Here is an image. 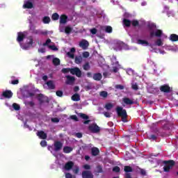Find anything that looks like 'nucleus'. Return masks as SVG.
Instances as JSON below:
<instances>
[{"mask_svg": "<svg viewBox=\"0 0 178 178\" xmlns=\"http://www.w3.org/2000/svg\"><path fill=\"white\" fill-rule=\"evenodd\" d=\"M80 171V168L79 167H76V168H74L73 170V172L75 174V175H77V173H79V172Z\"/></svg>", "mask_w": 178, "mask_h": 178, "instance_id": "nucleus-53", "label": "nucleus"}, {"mask_svg": "<svg viewBox=\"0 0 178 178\" xmlns=\"http://www.w3.org/2000/svg\"><path fill=\"white\" fill-rule=\"evenodd\" d=\"M157 138L156 136L154 135V134H151L149 136H148V139L149 140H156Z\"/></svg>", "mask_w": 178, "mask_h": 178, "instance_id": "nucleus-45", "label": "nucleus"}, {"mask_svg": "<svg viewBox=\"0 0 178 178\" xmlns=\"http://www.w3.org/2000/svg\"><path fill=\"white\" fill-rule=\"evenodd\" d=\"M131 88H132V90L137 91V90H138V85L137 84V83H133L131 85Z\"/></svg>", "mask_w": 178, "mask_h": 178, "instance_id": "nucleus-42", "label": "nucleus"}, {"mask_svg": "<svg viewBox=\"0 0 178 178\" xmlns=\"http://www.w3.org/2000/svg\"><path fill=\"white\" fill-rule=\"evenodd\" d=\"M11 84H13V86L16 85V84H19V79H15L11 81Z\"/></svg>", "mask_w": 178, "mask_h": 178, "instance_id": "nucleus-57", "label": "nucleus"}, {"mask_svg": "<svg viewBox=\"0 0 178 178\" xmlns=\"http://www.w3.org/2000/svg\"><path fill=\"white\" fill-rule=\"evenodd\" d=\"M103 114L104 115V116L106 118H111V113H110L104 112V113H103Z\"/></svg>", "mask_w": 178, "mask_h": 178, "instance_id": "nucleus-60", "label": "nucleus"}, {"mask_svg": "<svg viewBox=\"0 0 178 178\" xmlns=\"http://www.w3.org/2000/svg\"><path fill=\"white\" fill-rule=\"evenodd\" d=\"M83 168H85L86 170H90V169H91V166L88 164H86L83 165Z\"/></svg>", "mask_w": 178, "mask_h": 178, "instance_id": "nucleus-55", "label": "nucleus"}, {"mask_svg": "<svg viewBox=\"0 0 178 178\" xmlns=\"http://www.w3.org/2000/svg\"><path fill=\"white\" fill-rule=\"evenodd\" d=\"M66 78H67L66 84L72 85L74 83V81H76V79L74 78V76L67 75L66 76Z\"/></svg>", "mask_w": 178, "mask_h": 178, "instance_id": "nucleus-13", "label": "nucleus"}, {"mask_svg": "<svg viewBox=\"0 0 178 178\" xmlns=\"http://www.w3.org/2000/svg\"><path fill=\"white\" fill-rule=\"evenodd\" d=\"M70 118L72 120H74L75 122H79V118H77V115H71Z\"/></svg>", "mask_w": 178, "mask_h": 178, "instance_id": "nucleus-47", "label": "nucleus"}, {"mask_svg": "<svg viewBox=\"0 0 178 178\" xmlns=\"http://www.w3.org/2000/svg\"><path fill=\"white\" fill-rule=\"evenodd\" d=\"M79 90H80V88H79V86H75L74 88V92H77Z\"/></svg>", "mask_w": 178, "mask_h": 178, "instance_id": "nucleus-63", "label": "nucleus"}, {"mask_svg": "<svg viewBox=\"0 0 178 178\" xmlns=\"http://www.w3.org/2000/svg\"><path fill=\"white\" fill-rule=\"evenodd\" d=\"M88 56H90V52L88 51H84L83 53V58H88Z\"/></svg>", "mask_w": 178, "mask_h": 178, "instance_id": "nucleus-51", "label": "nucleus"}, {"mask_svg": "<svg viewBox=\"0 0 178 178\" xmlns=\"http://www.w3.org/2000/svg\"><path fill=\"white\" fill-rule=\"evenodd\" d=\"M160 91L161 92H166L167 94H168L169 92H172V88H170V86H169V85L164 84L160 86Z\"/></svg>", "mask_w": 178, "mask_h": 178, "instance_id": "nucleus-5", "label": "nucleus"}, {"mask_svg": "<svg viewBox=\"0 0 178 178\" xmlns=\"http://www.w3.org/2000/svg\"><path fill=\"white\" fill-rule=\"evenodd\" d=\"M72 151H73V148H72L71 147L65 146L63 148V152L65 154H70V152H72Z\"/></svg>", "mask_w": 178, "mask_h": 178, "instance_id": "nucleus-25", "label": "nucleus"}, {"mask_svg": "<svg viewBox=\"0 0 178 178\" xmlns=\"http://www.w3.org/2000/svg\"><path fill=\"white\" fill-rule=\"evenodd\" d=\"M67 23V16L66 15H61L60 17V24H66Z\"/></svg>", "mask_w": 178, "mask_h": 178, "instance_id": "nucleus-15", "label": "nucleus"}, {"mask_svg": "<svg viewBox=\"0 0 178 178\" xmlns=\"http://www.w3.org/2000/svg\"><path fill=\"white\" fill-rule=\"evenodd\" d=\"M155 44L158 47H162V45H163V42H162L161 39H157V40L155 42Z\"/></svg>", "mask_w": 178, "mask_h": 178, "instance_id": "nucleus-40", "label": "nucleus"}, {"mask_svg": "<svg viewBox=\"0 0 178 178\" xmlns=\"http://www.w3.org/2000/svg\"><path fill=\"white\" fill-rule=\"evenodd\" d=\"M37 136H39V138H41V140H47V134H45V132H44V131H38Z\"/></svg>", "mask_w": 178, "mask_h": 178, "instance_id": "nucleus-16", "label": "nucleus"}, {"mask_svg": "<svg viewBox=\"0 0 178 178\" xmlns=\"http://www.w3.org/2000/svg\"><path fill=\"white\" fill-rule=\"evenodd\" d=\"M90 33H91V34H93V35L97 34V29L93 28V29H90Z\"/></svg>", "mask_w": 178, "mask_h": 178, "instance_id": "nucleus-58", "label": "nucleus"}, {"mask_svg": "<svg viewBox=\"0 0 178 178\" xmlns=\"http://www.w3.org/2000/svg\"><path fill=\"white\" fill-rule=\"evenodd\" d=\"M147 27L149 29V30L150 31V38H152L154 37H158L159 38H160V37H162V35L163 34V32H162V30L161 29H157L156 30V31L154 32V29L156 28V25H155L154 24H149L147 25Z\"/></svg>", "mask_w": 178, "mask_h": 178, "instance_id": "nucleus-2", "label": "nucleus"}, {"mask_svg": "<svg viewBox=\"0 0 178 178\" xmlns=\"http://www.w3.org/2000/svg\"><path fill=\"white\" fill-rule=\"evenodd\" d=\"M40 145H41V147H47V142H46V140H42L40 142Z\"/></svg>", "mask_w": 178, "mask_h": 178, "instance_id": "nucleus-56", "label": "nucleus"}, {"mask_svg": "<svg viewBox=\"0 0 178 178\" xmlns=\"http://www.w3.org/2000/svg\"><path fill=\"white\" fill-rule=\"evenodd\" d=\"M59 121H60V120L58 118H51V122L53 123H59Z\"/></svg>", "mask_w": 178, "mask_h": 178, "instance_id": "nucleus-49", "label": "nucleus"}, {"mask_svg": "<svg viewBox=\"0 0 178 178\" xmlns=\"http://www.w3.org/2000/svg\"><path fill=\"white\" fill-rule=\"evenodd\" d=\"M13 108L15 111H20V105L16 103L13 104Z\"/></svg>", "mask_w": 178, "mask_h": 178, "instance_id": "nucleus-39", "label": "nucleus"}, {"mask_svg": "<svg viewBox=\"0 0 178 178\" xmlns=\"http://www.w3.org/2000/svg\"><path fill=\"white\" fill-rule=\"evenodd\" d=\"M170 41H172V42H175L176 41H178V35L172 33L170 36Z\"/></svg>", "mask_w": 178, "mask_h": 178, "instance_id": "nucleus-24", "label": "nucleus"}, {"mask_svg": "<svg viewBox=\"0 0 178 178\" xmlns=\"http://www.w3.org/2000/svg\"><path fill=\"white\" fill-rule=\"evenodd\" d=\"M33 34H40V31L39 30L37 29H33L32 31Z\"/></svg>", "mask_w": 178, "mask_h": 178, "instance_id": "nucleus-61", "label": "nucleus"}, {"mask_svg": "<svg viewBox=\"0 0 178 178\" xmlns=\"http://www.w3.org/2000/svg\"><path fill=\"white\" fill-rule=\"evenodd\" d=\"M2 97L8 99L12 98L13 97V92H12V90H6L3 92Z\"/></svg>", "mask_w": 178, "mask_h": 178, "instance_id": "nucleus-11", "label": "nucleus"}, {"mask_svg": "<svg viewBox=\"0 0 178 178\" xmlns=\"http://www.w3.org/2000/svg\"><path fill=\"white\" fill-rule=\"evenodd\" d=\"M53 65H54V66H59V65H60V60L58 58H54L53 59Z\"/></svg>", "mask_w": 178, "mask_h": 178, "instance_id": "nucleus-28", "label": "nucleus"}, {"mask_svg": "<svg viewBox=\"0 0 178 178\" xmlns=\"http://www.w3.org/2000/svg\"><path fill=\"white\" fill-rule=\"evenodd\" d=\"M137 44H139L140 45H146V46H149V47H152V44H149V43L148 42V41L147 40H141V39H138Z\"/></svg>", "mask_w": 178, "mask_h": 178, "instance_id": "nucleus-18", "label": "nucleus"}, {"mask_svg": "<svg viewBox=\"0 0 178 178\" xmlns=\"http://www.w3.org/2000/svg\"><path fill=\"white\" fill-rule=\"evenodd\" d=\"M146 173L147 172L145 171L144 169H140V175H142L143 176H145Z\"/></svg>", "mask_w": 178, "mask_h": 178, "instance_id": "nucleus-62", "label": "nucleus"}, {"mask_svg": "<svg viewBox=\"0 0 178 178\" xmlns=\"http://www.w3.org/2000/svg\"><path fill=\"white\" fill-rule=\"evenodd\" d=\"M97 170L96 172L97 173H102V166L101 165H97V168H96Z\"/></svg>", "mask_w": 178, "mask_h": 178, "instance_id": "nucleus-46", "label": "nucleus"}, {"mask_svg": "<svg viewBox=\"0 0 178 178\" xmlns=\"http://www.w3.org/2000/svg\"><path fill=\"white\" fill-rule=\"evenodd\" d=\"M72 100L74 101L75 102H77L78 101H80V95L75 93L72 96Z\"/></svg>", "mask_w": 178, "mask_h": 178, "instance_id": "nucleus-26", "label": "nucleus"}, {"mask_svg": "<svg viewBox=\"0 0 178 178\" xmlns=\"http://www.w3.org/2000/svg\"><path fill=\"white\" fill-rule=\"evenodd\" d=\"M47 86L49 88V90H55V84L54 83V81H49L47 82Z\"/></svg>", "mask_w": 178, "mask_h": 178, "instance_id": "nucleus-21", "label": "nucleus"}, {"mask_svg": "<svg viewBox=\"0 0 178 178\" xmlns=\"http://www.w3.org/2000/svg\"><path fill=\"white\" fill-rule=\"evenodd\" d=\"M124 172H126V173H129L133 172V168L130 167V165H125L124 168Z\"/></svg>", "mask_w": 178, "mask_h": 178, "instance_id": "nucleus-29", "label": "nucleus"}, {"mask_svg": "<svg viewBox=\"0 0 178 178\" xmlns=\"http://www.w3.org/2000/svg\"><path fill=\"white\" fill-rule=\"evenodd\" d=\"M49 44H51V39H47V40H46V42L45 43H43V45L44 46V47H46L47 45H49Z\"/></svg>", "mask_w": 178, "mask_h": 178, "instance_id": "nucleus-54", "label": "nucleus"}, {"mask_svg": "<svg viewBox=\"0 0 178 178\" xmlns=\"http://www.w3.org/2000/svg\"><path fill=\"white\" fill-rule=\"evenodd\" d=\"M76 137H77V138H81L83 137V134L78 132L76 134Z\"/></svg>", "mask_w": 178, "mask_h": 178, "instance_id": "nucleus-59", "label": "nucleus"}, {"mask_svg": "<svg viewBox=\"0 0 178 178\" xmlns=\"http://www.w3.org/2000/svg\"><path fill=\"white\" fill-rule=\"evenodd\" d=\"M163 163H165V165L163 167L164 172H170L172 168L175 166V161L173 160L164 161Z\"/></svg>", "mask_w": 178, "mask_h": 178, "instance_id": "nucleus-4", "label": "nucleus"}, {"mask_svg": "<svg viewBox=\"0 0 178 178\" xmlns=\"http://www.w3.org/2000/svg\"><path fill=\"white\" fill-rule=\"evenodd\" d=\"M79 118H81V119H85L86 121L83 122L84 124H88L90 123V122H91V120H88L90 119V117H88V115L81 113L79 114Z\"/></svg>", "mask_w": 178, "mask_h": 178, "instance_id": "nucleus-9", "label": "nucleus"}, {"mask_svg": "<svg viewBox=\"0 0 178 178\" xmlns=\"http://www.w3.org/2000/svg\"><path fill=\"white\" fill-rule=\"evenodd\" d=\"M123 102L124 104H126V105H133V104H134V101L131 100L129 97H124L123 99Z\"/></svg>", "mask_w": 178, "mask_h": 178, "instance_id": "nucleus-19", "label": "nucleus"}, {"mask_svg": "<svg viewBox=\"0 0 178 178\" xmlns=\"http://www.w3.org/2000/svg\"><path fill=\"white\" fill-rule=\"evenodd\" d=\"M102 30H104L106 33H111L113 31L112 26H106L102 28Z\"/></svg>", "mask_w": 178, "mask_h": 178, "instance_id": "nucleus-22", "label": "nucleus"}, {"mask_svg": "<svg viewBox=\"0 0 178 178\" xmlns=\"http://www.w3.org/2000/svg\"><path fill=\"white\" fill-rule=\"evenodd\" d=\"M82 177L83 178H94V175L91 171L85 170L82 172Z\"/></svg>", "mask_w": 178, "mask_h": 178, "instance_id": "nucleus-10", "label": "nucleus"}, {"mask_svg": "<svg viewBox=\"0 0 178 178\" xmlns=\"http://www.w3.org/2000/svg\"><path fill=\"white\" fill-rule=\"evenodd\" d=\"M90 45V43H88V41L83 40L79 42V47L83 49H87L88 48V46Z\"/></svg>", "mask_w": 178, "mask_h": 178, "instance_id": "nucleus-12", "label": "nucleus"}, {"mask_svg": "<svg viewBox=\"0 0 178 178\" xmlns=\"http://www.w3.org/2000/svg\"><path fill=\"white\" fill-rule=\"evenodd\" d=\"M42 21L44 24H48L51 22V18H49V17H43Z\"/></svg>", "mask_w": 178, "mask_h": 178, "instance_id": "nucleus-38", "label": "nucleus"}, {"mask_svg": "<svg viewBox=\"0 0 178 178\" xmlns=\"http://www.w3.org/2000/svg\"><path fill=\"white\" fill-rule=\"evenodd\" d=\"M73 166H74V163L73 161H68L65 163L64 168L65 170H70Z\"/></svg>", "mask_w": 178, "mask_h": 178, "instance_id": "nucleus-14", "label": "nucleus"}, {"mask_svg": "<svg viewBox=\"0 0 178 178\" xmlns=\"http://www.w3.org/2000/svg\"><path fill=\"white\" fill-rule=\"evenodd\" d=\"M93 80L95 81H100L102 79V74L101 73H95L92 76Z\"/></svg>", "mask_w": 178, "mask_h": 178, "instance_id": "nucleus-17", "label": "nucleus"}, {"mask_svg": "<svg viewBox=\"0 0 178 178\" xmlns=\"http://www.w3.org/2000/svg\"><path fill=\"white\" fill-rule=\"evenodd\" d=\"M82 62L83 58L81 56L75 57V63H76V65H80V63H81Z\"/></svg>", "mask_w": 178, "mask_h": 178, "instance_id": "nucleus-31", "label": "nucleus"}, {"mask_svg": "<svg viewBox=\"0 0 178 178\" xmlns=\"http://www.w3.org/2000/svg\"><path fill=\"white\" fill-rule=\"evenodd\" d=\"M122 22L125 27H130L131 26V21L130 19H124Z\"/></svg>", "mask_w": 178, "mask_h": 178, "instance_id": "nucleus-23", "label": "nucleus"}, {"mask_svg": "<svg viewBox=\"0 0 178 178\" xmlns=\"http://www.w3.org/2000/svg\"><path fill=\"white\" fill-rule=\"evenodd\" d=\"M24 38H26V35H24L23 32L17 33V42H19V45L21 48H22V49H29V48H31V47H33V44L34 43L33 38L29 37V42L23 44H22V42L23 41V40H24Z\"/></svg>", "mask_w": 178, "mask_h": 178, "instance_id": "nucleus-1", "label": "nucleus"}, {"mask_svg": "<svg viewBox=\"0 0 178 178\" xmlns=\"http://www.w3.org/2000/svg\"><path fill=\"white\" fill-rule=\"evenodd\" d=\"M52 20H58L59 19V14L58 13H53L51 16Z\"/></svg>", "mask_w": 178, "mask_h": 178, "instance_id": "nucleus-37", "label": "nucleus"}, {"mask_svg": "<svg viewBox=\"0 0 178 178\" xmlns=\"http://www.w3.org/2000/svg\"><path fill=\"white\" fill-rule=\"evenodd\" d=\"M24 9H32L33 8V3L30 1H27L26 3L24 4Z\"/></svg>", "mask_w": 178, "mask_h": 178, "instance_id": "nucleus-27", "label": "nucleus"}, {"mask_svg": "<svg viewBox=\"0 0 178 178\" xmlns=\"http://www.w3.org/2000/svg\"><path fill=\"white\" fill-rule=\"evenodd\" d=\"M38 100L39 101L40 104H44V95L39 94L38 95Z\"/></svg>", "mask_w": 178, "mask_h": 178, "instance_id": "nucleus-30", "label": "nucleus"}, {"mask_svg": "<svg viewBox=\"0 0 178 178\" xmlns=\"http://www.w3.org/2000/svg\"><path fill=\"white\" fill-rule=\"evenodd\" d=\"M49 48H50V49H52L53 51H58V48L55 45H49Z\"/></svg>", "mask_w": 178, "mask_h": 178, "instance_id": "nucleus-52", "label": "nucleus"}, {"mask_svg": "<svg viewBox=\"0 0 178 178\" xmlns=\"http://www.w3.org/2000/svg\"><path fill=\"white\" fill-rule=\"evenodd\" d=\"M54 151L55 152H58V151H60L63 147V143L60 141H55L54 143Z\"/></svg>", "mask_w": 178, "mask_h": 178, "instance_id": "nucleus-7", "label": "nucleus"}, {"mask_svg": "<svg viewBox=\"0 0 178 178\" xmlns=\"http://www.w3.org/2000/svg\"><path fill=\"white\" fill-rule=\"evenodd\" d=\"M104 108L107 111H111V109H112V108H113V104L112 103H107V104H106Z\"/></svg>", "mask_w": 178, "mask_h": 178, "instance_id": "nucleus-32", "label": "nucleus"}, {"mask_svg": "<svg viewBox=\"0 0 178 178\" xmlns=\"http://www.w3.org/2000/svg\"><path fill=\"white\" fill-rule=\"evenodd\" d=\"M67 56H69V58H71V59H74V54L67 52Z\"/></svg>", "mask_w": 178, "mask_h": 178, "instance_id": "nucleus-50", "label": "nucleus"}, {"mask_svg": "<svg viewBox=\"0 0 178 178\" xmlns=\"http://www.w3.org/2000/svg\"><path fill=\"white\" fill-rule=\"evenodd\" d=\"M116 111L118 113V116L122 118V120L124 123H127V112L125 109H123L122 107H117Z\"/></svg>", "mask_w": 178, "mask_h": 178, "instance_id": "nucleus-3", "label": "nucleus"}, {"mask_svg": "<svg viewBox=\"0 0 178 178\" xmlns=\"http://www.w3.org/2000/svg\"><path fill=\"white\" fill-rule=\"evenodd\" d=\"M89 130L92 131V133H99L101 129L98 125H97V124H93L89 126Z\"/></svg>", "mask_w": 178, "mask_h": 178, "instance_id": "nucleus-8", "label": "nucleus"}, {"mask_svg": "<svg viewBox=\"0 0 178 178\" xmlns=\"http://www.w3.org/2000/svg\"><path fill=\"white\" fill-rule=\"evenodd\" d=\"M56 95H57V97H63V91H62V90H57L56 92Z\"/></svg>", "mask_w": 178, "mask_h": 178, "instance_id": "nucleus-43", "label": "nucleus"}, {"mask_svg": "<svg viewBox=\"0 0 178 178\" xmlns=\"http://www.w3.org/2000/svg\"><path fill=\"white\" fill-rule=\"evenodd\" d=\"M115 88L117 90H124V86L123 85H116Z\"/></svg>", "mask_w": 178, "mask_h": 178, "instance_id": "nucleus-48", "label": "nucleus"}, {"mask_svg": "<svg viewBox=\"0 0 178 178\" xmlns=\"http://www.w3.org/2000/svg\"><path fill=\"white\" fill-rule=\"evenodd\" d=\"M113 172H115V173H119L120 172V168L119 166H115L113 168Z\"/></svg>", "mask_w": 178, "mask_h": 178, "instance_id": "nucleus-44", "label": "nucleus"}, {"mask_svg": "<svg viewBox=\"0 0 178 178\" xmlns=\"http://www.w3.org/2000/svg\"><path fill=\"white\" fill-rule=\"evenodd\" d=\"M72 31H73V28H72L70 26H66L65 29V34H70Z\"/></svg>", "mask_w": 178, "mask_h": 178, "instance_id": "nucleus-35", "label": "nucleus"}, {"mask_svg": "<svg viewBox=\"0 0 178 178\" xmlns=\"http://www.w3.org/2000/svg\"><path fill=\"white\" fill-rule=\"evenodd\" d=\"M86 74L88 77H90V78L93 77L92 74L91 72H88Z\"/></svg>", "mask_w": 178, "mask_h": 178, "instance_id": "nucleus-64", "label": "nucleus"}, {"mask_svg": "<svg viewBox=\"0 0 178 178\" xmlns=\"http://www.w3.org/2000/svg\"><path fill=\"white\" fill-rule=\"evenodd\" d=\"M91 154L92 156H97L99 154V149L97 147H92L91 149Z\"/></svg>", "mask_w": 178, "mask_h": 178, "instance_id": "nucleus-20", "label": "nucleus"}, {"mask_svg": "<svg viewBox=\"0 0 178 178\" xmlns=\"http://www.w3.org/2000/svg\"><path fill=\"white\" fill-rule=\"evenodd\" d=\"M131 23L134 27H138L140 26V22L137 19L132 20Z\"/></svg>", "mask_w": 178, "mask_h": 178, "instance_id": "nucleus-36", "label": "nucleus"}, {"mask_svg": "<svg viewBox=\"0 0 178 178\" xmlns=\"http://www.w3.org/2000/svg\"><path fill=\"white\" fill-rule=\"evenodd\" d=\"M72 68H63L61 70V73H63V74H67L69 72L71 73Z\"/></svg>", "mask_w": 178, "mask_h": 178, "instance_id": "nucleus-34", "label": "nucleus"}, {"mask_svg": "<svg viewBox=\"0 0 178 178\" xmlns=\"http://www.w3.org/2000/svg\"><path fill=\"white\" fill-rule=\"evenodd\" d=\"M71 74L75 75L76 77H81V70L77 67L71 68Z\"/></svg>", "mask_w": 178, "mask_h": 178, "instance_id": "nucleus-6", "label": "nucleus"}, {"mask_svg": "<svg viewBox=\"0 0 178 178\" xmlns=\"http://www.w3.org/2000/svg\"><path fill=\"white\" fill-rule=\"evenodd\" d=\"M83 70H86L87 71V70H90V69H91V65H90V63L86 62L83 65Z\"/></svg>", "mask_w": 178, "mask_h": 178, "instance_id": "nucleus-33", "label": "nucleus"}, {"mask_svg": "<svg viewBox=\"0 0 178 178\" xmlns=\"http://www.w3.org/2000/svg\"><path fill=\"white\" fill-rule=\"evenodd\" d=\"M100 97H103V98H106V97H108V92L106 91L100 92Z\"/></svg>", "mask_w": 178, "mask_h": 178, "instance_id": "nucleus-41", "label": "nucleus"}]
</instances>
